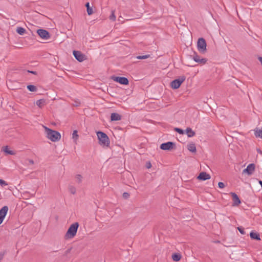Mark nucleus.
<instances>
[{
	"instance_id": "obj_18",
	"label": "nucleus",
	"mask_w": 262,
	"mask_h": 262,
	"mask_svg": "<svg viewBox=\"0 0 262 262\" xmlns=\"http://www.w3.org/2000/svg\"><path fill=\"white\" fill-rule=\"evenodd\" d=\"M187 148L190 151L192 152H196V147L194 143H190L188 144L187 146Z\"/></svg>"
},
{
	"instance_id": "obj_13",
	"label": "nucleus",
	"mask_w": 262,
	"mask_h": 262,
	"mask_svg": "<svg viewBox=\"0 0 262 262\" xmlns=\"http://www.w3.org/2000/svg\"><path fill=\"white\" fill-rule=\"evenodd\" d=\"M198 179L201 180L205 181L210 179V176L205 172H202L198 177Z\"/></svg>"
},
{
	"instance_id": "obj_24",
	"label": "nucleus",
	"mask_w": 262,
	"mask_h": 262,
	"mask_svg": "<svg viewBox=\"0 0 262 262\" xmlns=\"http://www.w3.org/2000/svg\"><path fill=\"white\" fill-rule=\"evenodd\" d=\"M27 89L30 92H35L36 91L37 89L35 86L33 85H28L27 86Z\"/></svg>"
},
{
	"instance_id": "obj_39",
	"label": "nucleus",
	"mask_w": 262,
	"mask_h": 262,
	"mask_svg": "<svg viewBox=\"0 0 262 262\" xmlns=\"http://www.w3.org/2000/svg\"><path fill=\"white\" fill-rule=\"evenodd\" d=\"M29 163H31V164H33L34 163V161L33 160H29Z\"/></svg>"
},
{
	"instance_id": "obj_29",
	"label": "nucleus",
	"mask_w": 262,
	"mask_h": 262,
	"mask_svg": "<svg viewBox=\"0 0 262 262\" xmlns=\"http://www.w3.org/2000/svg\"><path fill=\"white\" fill-rule=\"evenodd\" d=\"M110 19L112 21H115L116 20V16L114 11H112L111 15L110 16Z\"/></svg>"
},
{
	"instance_id": "obj_1",
	"label": "nucleus",
	"mask_w": 262,
	"mask_h": 262,
	"mask_svg": "<svg viewBox=\"0 0 262 262\" xmlns=\"http://www.w3.org/2000/svg\"><path fill=\"white\" fill-rule=\"evenodd\" d=\"M47 138L53 142H56L61 138L60 134L57 131L53 130L45 127Z\"/></svg>"
},
{
	"instance_id": "obj_33",
	"label": "nucleus",
	"mask_w": 262,
	"mask_h": 262,
	"mask_svg": "<svg viewBox=\"0 0 262 262\" xmlns=\"http://www.w3.org/2000/svg\"><path fill=\"white\" fill-rule=\"evenodd\" d=\"M239 232L242 234H245V232L244 231V229L242 227H239L237 228Z\"/></svg>"
},
{
	"instance_id": "obj_21",
	"label": "nucleus",
	"mask_w": 262,
	"mask_h": 262,
	"mask_svg": "<svg viewBox=\"0 0 262 262\" xmlns=\"http://www.w3.org/2000/svg\"><path fill=\"white\" fill-rule=\"evenodd\" d=\"M181 255L178 253H174L172 255V258L173 260L175 261H178L181 259Z\"/></svg>"
},
{
	"instance_id": "obj_32",
	"label": "nucleus",
	"mask_w": 262,
	"mask_h": 262,
	"mask_svg": "<svg viewBox=\"0 0 262 262\" xmlns=\"http://www.w3.org/2000/svg\"><path fill=\"white\" fill-rule=\"evenodd\" d=\"M200 59V57L197 55H195L193 57V59L196 62H199Z\"/></svg>"
},
{
	"instance_id": "obj_16",
	"label": "nucleus",
	"mask_w": 262,
	"mask_h": 262,
	"mask_svg": "<svg viewBox=\"0 0 262 262\" xmlns=\"http://www.w3.org/2000/svg\"><path fill=\"white\" fill-rule=\"evenodd\" d=\"M186 133L188 137H192L195 135V132L191 128L188 127L186 129Z\"/></svg>"
},
{
	"instance_id": "obj_22",
	"label": "nucleus",
	"mask_w": 262,
	"mask_h": 262,
	"mask_svg": "<svg viewBox=\"0 0 262 262\" xmlns=\"http://www.w3.org/2000/svg\"><path fill=\"white\" fill-rule=\"evenodd\" d=\"M85 6L86 7L88 15H91L93 13V11L92 8L90 7L89 3H87L85 4Z\"/></svg>"
},
{
	"instance_id": "obj_41",
	"label": "nucleus",
	"mask_w": 262,
	"mask_h": 262,
	"mask_svg": "<svg viewBox=\"0 0 262 262\" xmlns=\"http://www.w3.org/2000/svg\"><path fill=\"white\" fill-rule=\"evenodd\" d=\"M30 73H33V74H35V72H33V71H28Z\"/></svg>"
},
{
	"instance_id": "obj_5",
	"label": "nucleus",
	"mask_w": 262,
	"mask_h": 262,
	"mask_svg": "<svg viewBox=\"0 0 262 262\" xmlns=\"http://www.w3.org/2000/svg\"><path fill=\"white\" fill-rule=\"evenodd\" d=\"M197 47L198 50L201 52H204L206 50V42L203 38L198 39Z\"/></svg>"
},
{
	"instance_id": "obj_4",
	"label": "nucleus",
	"mask_w": 262,
	"mask_h": 262,
	"mask_svg": "<svg viewBox=\"0 0 262 262\" xmlns=\"http://www.w3.org/2000/svg\"><path fill=\"white\" fill-rule=\"evenodd\" d=\"M185 76H180L179 78L173 80L171 82L170 85L174 89H178L181 84L185 80Z\"/></svg>"
},
{
	"instance_id": "obj_12",
	"label": "nucleus",
	"mask_w": 262,
	"mask_h": 262,
	"mask_svg": "<svg viewBox=\"0 0 262 262\" xmlns=\"http://www.w3.org/2000/svg\"><path fill=\"white\" fill-rule=\"evenodd\" d=\"M231 194L233 198V206H237L241 204V202L238 195L234 192H231Z\"/></svg>"
},
{
	"instance_id": "obj_17",
	"label": "nucleus",
	"mask_w": 262,
	"mask_h": 262,
	"mask_svg": "<svg viewBox=\"0 0 262 262\" xmlns=\"http://www.w3.org/2000/svg\"><path fill=\"white\" fill-rule=\"evenodd\" d=\"M36 104L40 108L42 107L46 104V100L45 99H39L36 101Z\"/></svg>"
},
{
	"instance_id": "obj_6",
	"label": "nucleus",
	"mask_w": 262,
	"mask_h": 262,
	"mask_svg": "<svg viewBox=\"0 0 262 262\" xmlns=\"http://www.w3.org/2000/svg\"><path fill=\"white\" fill-rule=\"evenodd\" d=\"M73 54L74 57L79 62H82L86 59L85 55L78 51H73Z\"/></svg>"
},
{
	"instance_id": "obj_19",
	"label": "nucleus",
	"mask_w": 262,
	"mask_h": 262,
	"mask_svg": "<svg viewBox=\"0 0 262 262\" xmlns=\"http://www.w3.org/2000/svg\"><path fill=\"white\" fill-rule=\"evenodd\" d=\"M254 135L256 137L262 138V129L256 128L254 129Z\"/></svg>"
},
{
	"instance_id": "obj_2",
	"label": "nucleus",
	"mask_w": 262,
	"mask_h": 262,
	"mask_svg": "<svg viewBox=\"0 0 262 262\" xmlns=\"http://www.w3.org/2000/svg\"><path fill=\"white\" fill-rule=\"evenodd\" d=\"M79 227V224L75 222L70 225L67 231L64 238L67 239L73 238L76 234Z\"/></svg>"
},
{
	"instance_id": "obj_23",
	"label": "nucleus",
	"mask_w": 262,
	"mask_h": 262,
	"mask_svg": "<svg viewBox=\"0 0 262 262\" xmlns=\"http://www.w3.org/2000/svg\"><path fill=\"white\" fill-rule=\"evenodd\" d=\"M16 32L19 34L23 35V34H24L25 33L26 30H25V29H24L23 27H19L17 28Z\"/></svg>"
},
{
	"instance_id": "obj_7",
	"label": "nucleus",
	"mask_w": 262,
	"mask_h": 262,
	"mask_svg": "<svg viewBox=\"0 0 262 262\" xmlns=\"http://www.w3.org/2000/svg\"><path fill=\"white\" fill-rule=\"evenodd\" d=\"M38 35L42 39H48L50 38L49 33L44 29H38L37 31Z\"/></svg>"
},
{
	"instance_id": "obj_9",
	"label": "nucleus",
	"mask_w": 262,
	"mask_h": 262,
	"mask_svg": "<svg viewBox=\"0 0 262 262\" xmlns=\"http://www.w3.org/2000/svg\"><path fill=\"white\" fill-rule=\"evenodd\" d=\"M255 170V165L253 163L249 164L247 168L244 169L243 171V173H246L248 175L252 174Z\"/></svg>"
},
{
	"instance_id": "obj_11",
	"label": "nucleus",
	"mask_w": 262,
	"mask_h": 262,
	"mask_svg": "<svg viewBox=\"0 0 262 262\" xmlns=\"http://www.w3.org/2000/svg\"><path fill=\"white\" fill-rule=\"evenodd\" d=\"M174 144L172 142L163 143L160 145V148L163 150H170L173 148Z\"/></svg>"
},
{
	"instance_id": "obj_26",
	"label": "nucleus",
	"mask_w": 262,
	"mask_h": 262,
	"mask_svg": "<svg viewBox=\"0 0 262 262\" xmlns=\"http://www.w3.org/2000/svg\"><path fill=\"white\" fill-rule=\"evenodd\" d=\"M72 137H73V139L76 141L77 139H78V135L77 134V130H74L73 131V134H72Z\"/></svg>"
},
{
	"instance_id": "obj_28",
	"label": "nucleus",
	"mask_w": 262,
	"mask_h": 262,
	"mask_svg": "<svg viewBox=\"0 0 262 262\" xmlns=\"http://www.w3.org/2000/svg\"><path fill=\"white\" fill-rule=\"evenodd\" d=\"M150 55H142V56H138L137 57V58L138 59H146L148 57H149Z\"/></svg>"
},
{
	"instance_id": "obj_37",
	"label": "nucleus",
	"mask_w": 262,
	"mask_h": 262,
	"mask_svg": "<svg viewBox=\"0 0 262 262\" xmlns=\"http://www.w3.org/2000/svg\"><path fill=\"white\" fill-rule=\"evenodd\" d=\"M3 256H4V254L2 253H0V261L3 259Z\"/></svg>"
},
{
	"instance_id": "obj_10",
	"label": "nucleus",
	"mask_w": 262,
	"mask_h": 262,
	"mask_svg": "<svg viewBox=\"0 0 262 262\" xmlns=\"http://www.w3.org/2000/svg\"><path fill=\"white\" fill-rule=\"evenodd\" d=\"M113 80L121 84L127 85L128 84V80L124 77H114Z\"/></svg>"
},
{
	"instance_id": "obj_25",
	"label": "nucleus",
	"mask_w": 262,
	"mask_h": 262,
	"mask_svg": "<svg viewBox=\"0 0 262 262\" xmlns=\"http://www.w3.org/2000/svg\"><path fill=\"white\" fill-rule=\"evenodd\" d=\"M69 191L73 194H75L76 192V189L75 187L73 186H70L69 187Z\"/></svg>"
},
{
	"instance_id": "obj_36",
	"label": "nucleus",
	"mask_w": 262,
	"mask_h": 262,
	"mask_svg": "<svg viewBox=\"0 0 262 262\" xmlns=\"http://www.w3.org/2000/svg\"><path fill=\"white\" fill-rule=\"evenodd\" d=\"M129 194L127 192H124L123 193V196L125 199H127L129 197Z\"/></svg>"
},
{
	"instance_id": "obj_3",
	"label": "nucleus",
	"mask_w": 262,
	"mask_h": 262,
	"mask_svg": "<svg viewBox=\"0 0 262 262\" xmlns=\"http://www.w3.org/2000/svg\"><path fill=\"white\" fill-rule=\"evenodd\" d=\"M97 135L99 140V144L103 147H108L110 145V139L106 134L99 131L97 133Z\"/></svg>"
},
{
	"instance_id": "obj_27",
	"label": "nucleus",
	"mask_w": 262,
	"mask_h": 262,
	"mask_svg": "<svg viewBox=\"0 0 262 262\" xmlns=\"http://www.w3.org/2000/svg\"><path fill=\"white\" fill-rule=\"evenodd\" d=\"M75 179L76 182L80 183L82 181V177L80 174H77L75 177Z\"/></svg>"
},
{
	"instance_id": "obj_15",
	"label": "nucleus",
	"mask_w": 262,
	"mask_h": 262,
	"mask_svg": "<svg viewBox=\"0 0 262 262\" xmlns=\"http://www.w3.org/2000/svg\"><path fill=\"white\" fill-rule=\"evenodd\" d=\"M250 236L252 239H256L258 241L260 240V235L256 232H251L250 233Z\"/></svg>"
},
{
	"instance_id": "obj_40",
	"label": "nucleus",
	"mask_w": 262,
	"mask_h": 262,
	"mask_svg": "<svg viewBox=\"0 0 262 262\" xmlns=\"http://www.w3.org/2000/svg\"><path fill=\"white\" fill-rule=\"evenodd\" d=\"M70 250H71V249H68V250H67V251H66V254H67L68 253H69L70 252Z\"/></svg>"
},
{
	"instance_id": "obj_30",
	"label": "nucleus",
	"mask_w": 262,
	"mask_h": 262,
	"mask_svg": "<svg viewBox=\"0 0 262 262\" xmlns=\"http://www.w3.org/2000/svg\"><path fill=\"white\" fill-rule=\"evenodd\" d=\"M0 185L2 187H4V186H7L8 185V184L4 180H3L2 179H0Z\"/></svg>"
},
{
	"instance_id": "obj_35",
	"label": "nucleus",
	"mask_w": 262,
	"mask_h": 262,
	"mask_svg": "<svg viewBox=\"0 0 262 262\" xmlns=\"http://www.w3.org/2000/svg\"><path fill=\"white\" fill-rule=\"evenodd\" d=\"M218 186L220 188H223L225 187V184L224 183L220 182L218 183Z\"/></svg>"
},
{
	"instance_id": "obj_38",
	"label": "nucleus",
	"mask_w": 262,
	"mask_h": 262,
	"mask_svg": "<svg viewBox=\"0 0 262 262\" xmlns=\"http://www.w3.org/2000/svg\"><path fill=\"white\" fill-rule=\"evenodd\" d=\"M150 167H151V164L150 163H149L148 164H147V167L148 168H149Z\"/></svg>"
},
{
	"instance_id": "obj_14",
	"label": "nucleus",
	"mask_w": 262,
	"mask_h": 262,
	"mask_svg": "<svg viewBox=\"0 0 262 262\" xmlns=\"http://www.w3.org/2000/svg\"><path fill=\"white\" fill-rule=\"evenodd\" d=\"M121 119V116L118 113H113L111 114V120L112 121H119Z\"/></svg>"
},
{
	"instance_id": "obj_31",
	"label": "nucleus",
	"mask_w": 262,
	"mask_h": 262,
	"mask_svg": "<svg viewBox=\"0 0 262 262\" xmlns=\"http://www.w3.org/2000/svg\"><path fill=\"white\" fill-rule=\"evenodd\" d=\"M174 130L180 134H184V131L183 129L179 128L176 127L174 128Z\"/></svg>"
},
{
	"instance_id": "obj_8",
	"label": "nucleus",
	"mask_w": 262,
	"mask_h": 262,
	"mask_svg": "<svg viewBox=\"0 0 262 262\" xmlns=\"http://www.w3.org/2000/svg\"><path fill=\"white\" fill-rule=\"evenodd\" d=\"M9 210L8 206H5L0 209V225L3 223Z\"/></svg>"
},
{
	"instance_id": "obj_34",
	"label": "nucleus",
	"mask_w": 262,
	"mask_h": 262,
	"mask_svg": "<svg viewBox=\"0 0 262 262\" xmlns=\"http://www.w3.org/2000/svg\"><path fill=\"white\" fill-rule=\"evenodd\" d=\"M207 62V59L206 58H201L200 59L199 63H201L202 64H205Z\"/></svg>"
},
{
	"instance_id": "obj_20",
	"label": "nucleus",
	"mask_w": 262,
	"mask_h": 262,
	"mask_svg": "<svg viewBox=\"0 0 262 262\" xmlns=\"http://www.w3.org/2000/svg\"><path fill=\"white\" fill-rule=\"evenodd\" d=\"M3 150L6 154H7L8 155H15L14 151L13 150H10L7 146H5Z\"/></svg>"
}]
</instances>
